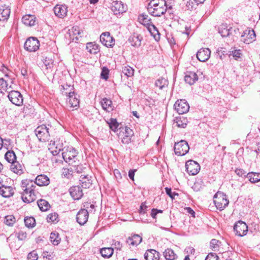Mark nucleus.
I'll return each mask as SVG.
<instances>
[{
	"label": "nucleus",
	"mask_w": 260,
	"mask_h": 260,
	"mask_svg": "<svg viewBox=\"0 0 260 260\" xmlns=\"http://www.w3.org/2000/svg\"><path fill=\"white\" fill-rule=\"evenodd\" d=\"M86 49L88 52L92 54H96L100 51L99 46L92 42L87 43Z\"/></svg>",
	"instance_id": "c9c22d12"
},
{
	"label": "nucleus",
	"mask_w": 260,
	"mask_h": 260,
	"mask_svg": "<svg viewBox=\"0 0 260 260\" xmlns=\"http://www.w3.org/2000/svg\"><path fill=\"white\" fill-rule=\"evenodd\" d=\"M142 237L139 235L136 234L128 237L126 240V243L129 245L134 246L138 245L142 242Z\"/></svg>",
	"instance_id": "7c9ffc66"
},
{
	"label": "nucleus",
	"mask_w": 260,
	"mask_h": 260,
	"mask_svg": "<svg viewBox=\"0 0 260 260\" xmlns=\"http://www.w3.org/2000/svg\"><path fill=\"white\" fill-rule=\"evenodd\" d=\"M113 249L111 247L102 248L100 250L102 256L105 258H109L113 254Z\"/></svg>",
	"instance_id": "37998d69"
},
{
	"label": "nucleus",
	"mask_w": 260,
	"mask_h": 260,
	"mask_svg": "<svg viewBox=\"0 0 260 260\" xmlns=\"http://www.w3.org/2000/svg\"><path fill=\"white\" fill-rule=\"evenodd\" d=\"M43 63L47 69H50L53 66L52 60L47 57L43 59Z\"/></svg>",
	"instance_id": "e2e57ef3"
},
{
	"label": "nucleus",
	"mask_w": 260,
	"mask_h": 260,
	"mask_svg": "<svg viewBox=\"0 0 260 260\" xmlns=\"http://www.w3.org/2000/svg\"><path fill=\"white\" fill-rule=\"evenodd\" d=\"M174 108L179 114H183L189 111V106L185 100H178L174 104Z\"/></svg>",
	"instance_id": "ddd939ff"
},
{
	"label": "nucleus",
	"mask_w": 260,
	"mask_h": 260,
	"mask_svg": "<svg viewBox=\"0 0 260 260\" xmlns=\"http://www.w3.org/2000/svg\"><path fill=\"white\" fill-rule=\"evenodd\" d=\"M111 10L117 15L125 12L126 8L121 2L114 1L112 3Z\"/></svg>",
	"instance_id": "6ab92c4d"
},
{
	"label": "nucleus",
	"mask_w": 260,
	"mask_h": 260,
	"mask_svg": "<svg viewBox=\"0 0 260 260\" xmlns=\"http://www.w3.org/2000/svg\"><path fill=\"white\" fill-rule=\"evenodd\" d=\"M51 126L48 125H41L38 126L35 129L36 136L41 142H46L50 138V132Z\"/></svg>",
	"instance_id": "f03ea898"
},
{
	"label": "nucleus",
	"mask_w": 260,
	"mask_h": 260,
	"mask_svg": "<svg viewBox=\"0 0 260 260\" xmlns=\"http://www.w3.org/2000/svg\"><path fill=\"white\" fill-rule=\"evenodd\" d=\"M50 241L54 245H57L60 241L58 234L54 233H51L50 237Z\"/></svg>",
	"instance_id": "864d4df0"
},
{
	"label": "nucleus",
	"mask_w": 260,
	"mask_h": 260,
	"mask_svg": "<svg viewBox=\"0 0 260 260\" xmlns=\"http://www.w3.org/2000/svg\"><path fill=\"white\" fill-rule=\"evenodd\" d=\"M34 182L36 185H38L40 186H47L50 183V179L47 176L41 174L37 176Z\"/></svg>",
	"instance_id": "393cba45"
},
{
	"label": "nucleus",
	"mask_w": 260,
	"mask_h": 260,
	"mask_svg": "<svg viewBox=\"0 0 260 260\" xmlns=\"http://www.w3.org/2000/svg\"><path fill=\"white\" fill-rule=\"evenodd\" d=\"M88 216L89 213L88 211L81 209L77 214L76 220L79 224L82 225L87 222Z\"/></svg>",
	"instance_id": "a211bd4d"
},
{
	"label": "nucleus",
	"mask_w": 260,
	"mask_h": 260,
	"mask_svg": "<svg viewBox=\"0 0 260 260\" xmlns=\"http://www.w3.org/2000/svg\"><path fill=\"white\" fill-rule=\"evenodd\" d=\"M39 41L35 37H29L25 41L24 48L29 52H35L39 48Z\"/></svg>",
	"instance_id": "9d476101"
},
{
	"label": "nucleus",
	"mask_w": 260,
	"mask_h": 260,
	"mask_svg": "<svg viewBox=\"0 0 260 260\" xmlns=\"http://www.w3.org/2000/svg\"><path fill=\"white\" fill-rule=\"evenodd\" d=\"M37 204L40 209L42 211H46L48 210L50 207L49 203L43 199H40L37 201Z\"/></svg>",
	"instance_id": "a19ab883"
},
{
	"label": "nucleus",
	"mask_w": 260,
	"mask_h": 260,
	"mask_svg": "<svg viewBox=\"0 0 260 260\" xmlns=\"http://www.w3.org/2000/svg\"><path fill=\"white\" fill-rule=\"evenodd\" d=\"M10 9L9 7L0 8V20L5 21L7 20L10 14Z\"/></svg>",
	"instance_id": "e433bc0d"
},
{
	"label": "nucleus",
	"mask_w": 260,
	"mask_h": 260,
	"mask_svg": "<svg viewBox=\"0 0 260 260\" xmlns=\"http://www.w3.org/2000/svg\"><path fill=\"white\" fill-rule=\"evenodd\" d=\"M78 152L75 148L67 147L62 152V156L64 160L69 165L76 164Z\"/></svg>",
	"instance_id": "20e7f679"
},
{
	"label": "nucleus",
	"mask_w": 260,
	"mask_h": 260,
	"mask_svg": "<svg viewBox=\"0 0 260 260\" xmlns=\"http://www.w3.org/2000/svg\"><path fill=\"white\" fill-rule=\"evenodd\" d=\"M168 81L164 78H159L155 82V85L160 89H162L168 85Z\"/></svg>",
	"instance_id": "c03bdc74"
},
{
	"label": "nucleus",
	"mask_w": 260,
	"mask_h": 260,
	"mask_svg": "<svg viewBox=\"0 0 260 260\" xmlns=\"http://www.w3.org/2000/svg\"><path fill=\"white\" fill-rule=\"evenodd\" d=\"M14 189L11 186L2 185L0 186V194L5 198H9L14 194Z\"/></svg>",
	"instance_id": "4be33fe9"
},
{
	"label": "nucleus",
	"mask_w": 260,
	"mask_h": 260,
	"mask_svg": "<svg viewBox=\"0 0 260 260\" xmlns=\"http://www.w3.org/2000/svg\"><path fill=\"white\" fill-rule=\"evenodd\" d=\"M198 80L197 74L193 72H187L184 76V80L186 83L191 85L194 84Z\"/></svg>",
	"instance_id": "5701e85b"
},
{
	"label": "nucleus",
	"mask_w": 260,
	"mask_h": 260,
	"mask_svg": "<svg viewBox=\"0 0 260 260\" xmlns=\"http://www.w3.org/2000/svg\"><path fill=\"white\" fill-rule=\"evenodd\" d=\"M166 192L172 199H174L176 196H178V194L175 192H172L171 188L166 187Z\"/></svg>",
	"instance_id": "680f3d73"
},
{
	"label": "nucleus",
	"mask_w": 260,
	"mask_h": 260,
	"mask_svg": "<svg viewBox=\"0 0 260 260\" xmlns=\"http://www.w3.org/2000/svg\"><path fill=\"white\" fill-rule=\"evenodd\" d=\"M58 215L56 213H51L47 216V221L48 222H58Z\"/></svg>",
	"instance_id": "4d7b16f0"
},
{
	"label": "nucleus",
	"mask_w": 260,
	"mask_h": 260,
	"mask_svg": "<svg viewBox=\"0 0 260 260\" xmlns=\"http://www.w3.org/2000/svg\"><path fill=\"white\" fill-rule=\"evenodd\" d=\"M36 18L34 15H25L22 18V22L27 26H34L36 23Z\"/></svg>",
	"instance_id": "473e14b6"
},
{
	"label": "nucleus",
	"mask_w": 260,
	"mask_h": 260,
	"mask_svg": "<svg viewBox=\"0 0 260 260\" xmlns=\"http://www.w3.org/2000/svg\"><path fill=\"white\" fill-rule=\"evenodd\" d=\"M186 171L191 175L197 174L200 170V165L196 161L189 160L185 164Z\"/></svg>",
	"instance_id": "4468645a"
},
{
	"label": "nucleus",
	"mask_w": 260,
	"mask_h": 260,
	"mask_svg": "<svg viewBox=\"0 0 260 260\" xmlns=\"http://www.w3.org/2000/svg\"><path fill=\"white\" fill-rule=\"evenodd\" d=\"M148 31L153 36L156 41H158L160 39L159 32L157 27L151 23L150 25L146 27Z\"/></svg>",
	"instance_id": "f704fd0d"
},
{
	"label": "nucleus",
	"mask_w": 260,
	"mask_h": 260,
	"mask_svg": "<svg viewBox=\"0 0 260 260\" xmlns=\"http://www.w3.org/2000/svg\"><path fill=\"white\" fill-rule=\"evenodd\" d=\"M174 149L176 155L183 156L188 152L189 147L186 141L181 140L177 143H175Z\"/></svg>",
	"instance_id": "0eeeda50"
},
{
	"label": "nucleus",
	"mask_w": 260,
	"mask_h": 260,
	"mask_svg": "<svg viewBox=\"0 0 260 260\" xmlns=\"http://www.w3.org/2000/svg\"><path fill=\"white\" fill-rule=\"evenodd\" d=\"M188 123V120L185 117L177 118L175 120L174 124L180 128H185Z\"/></svg>",
	"instance_id": "ea45409f"
},
{
	"label": "nucleus",
	"mask_w": 260,
	"mask_h": 260,
	"mask_svg": "<svg viewBox=\"0 0 260 260\" xmlns=\"http://www.w3.org/2000/svg\"><path fill=\"white\" fill-rule=\"evenodd\" d=\"M23 168L22 165L16 161L11 164L10 170L14 173L20 175L24 172Z\"/></svg>",
	"instance_id": "c756f323"
},
{
	"label": "nucleus",
	"mask_w": 260,
	"mask_h": 260,
	"mask_svg": "<svg viewBox=\"0 0 260 260\" xmlns=\"http://www.w3.org/2000/svg\"><path fill=\"white\" fill-rule=\"evenodd\" d=\"M217 255L215 253H210L206 256L205 260H218Z\"/></svg>",
	"instance_id": "0e129e2a"
},
{
	"label": "nucleus",
	"mask_w": 260,
	"mask_h": 260,
	"mask_svg": "<svg viewBox=\"0 0 260 260\" xmlns=\"http://www.w3.org/2000/svg\"><path fill=\"white\" fill-rule=\"evenodd\" d=\"M246 177L250 182L254 183L260 181V173L255 172H249L247 174Z\"/></svg>",
	"instance_id": "4c0bfd02"
},
{
	"label": "nucleus",
	"mask_w": 260,
	"mask_h": 260,
	"mask_svg": "<svg viewBox=\"0 0 260 260\" xmlns=\"http://www.w3.org/2000/svg\"><path fill=\"white\" fill-rule=\"evenodd\" d=\"M54 12L59 18H63L67 15L68 8L66 5H57L54 8Z\"/></svg>",
	"instance_id": "412c9836"
},
{
	"label": "nucleus",
	"mask_w": 260,
	"mask_h": 260,
	"mask_svg": "<svg viewBox=\"0 0 260 260\" xmlns=\"http://www.w3.org/2000/svg\"><path fill=\"white\" fill-rule=\"evenodd\" d=\"M72 31L76 40H78L79 38L82 37L83 34V31L80 30L79 27L77 26L73 27Z\"/></svg>",
	"instance_id": "3c124183"
},
{
	"label": "nucleus",
	"mask_w": 260,
	"mask_h": 260,
	"mask_svg": "<svg viewBox=\"0 0 260 260\" xmlns=\"http://www.w3.org/2000/svg\"><path fill=\"white\" fill-rule=\"evenodd\" d=\"M163 254L165 258L167 260H175L177 257V255L171 248L166 249L163 252Z\"/></svg>",
	"instance_id": "58836bf2"
},
{
	"label": "nucleus",
	"mask_w": 260,
	"mask_h": 260,
	"mask_svg": "<svg viewBox=\"0 0 260 260\" xmlns=\"http://www.w3.org/2000/svg\"><path fill=\"white\" fill-rule=\"evenodd\" d=\"M2 69H1L3 73L5 74V78L6 79H9L10 80V83H13L14 78L12 77V75L13 73L9 71L8 68L4 66L1 67Z\"/></svg>",
	"instance_id": "49530a36"
},
{
	"label": "nucleus",
	"mask_w": 260,
	"mask_h": 260,
	"mask_svg": "<svg viewBox=\"0 0 260 260\" xmlns=\"http://www.w3.org/2000/svg\"><path fill=\"white\" fill-rule=\"evenodd\" d=\"M122 73L127 77H132L134 75V70L129 66H125L122 68Z\"/></svg>",
	"instance_id": "5fc2aeb1"
},
{
	"label": "nucleus",
	"mask_w": 260,
	"mask_h": 260,
	"mask_svg": "<svg viewBox=\"0 0 260 260\" xmlns=\"http://www.w3.org/2000/svg\"><path fill=\"white\" fill-rule=\"evenodd\" d=\"M25 226L28 228H32L36 225V220L33 217H27L24 218Z\"/></svg>",
	"instance_id": "8fccbe9b"
},
{
	"label": "nucleus",
	"mask_w": 260,
	"mask_h": 260,
	"mask_svg": "<svg viewBox=\"0 0 260 260\" xmlns=\"http://www.w3.org/2000/svg\"><path fill=\"white\" fill-rule=\"evenodd\" d=\"M101 104L104 110L108 111L109 109H111L112 102L110 99L104 98L102 100Z\"/></svg>",
	"instance_id": "a18cd8bd"
},
{
	"label": "nucleus",
	"mask_w": 260,
	"mask_h": 260,
	"mask_svg": "<svg viewBox=\"0 0 260 260\" xmlns=\"http://www.w3.org/2000/svg\"><path fill=\"white\" fill-rule=\"evenodd\" d=\"M19 240L23 241L26 239L27 234L25 232L20 231L15 234Z\"/></svg>",
	"instance_id": "13d9d810"
},
{
	"label": "nucleus",
	"mask_w": 260,
	"mask_h": 260,
	"mask_svg": "<svg viewBox=\"0 0 260 260\" xmlns=\"http://www.w3.org/2000/svg\"><path fill=\"white\" fill-rule=\"evenodd\" d=\"M78 161H76V164L71 165L73 168H71L72 170H74L78 173H80L84 172V170L86 169L85 167H84L83 165H78Z\"/></svg>",
	"instance_id": "6e6d98bb"
},
{
	"label": "nucleus",
	"mask_w": 260,
	"mask_h": 260,
	"mask_svg": "<svg viewBox=\"0 0 260 260\" xmlns=\"http://www.w3.org/2000/svg\"><path fill=\"white\" fill-rule=\"evenodd\" d=\"M234 230L237 235L242 237L247 234L248 226L245 222L239 220L235 224Z\"/></svg>",
	"instance_id": "2eb2a0df"
},
{
	"label": "nucleus",
	"mask_w": 260,
	"mask_h": 260,
	"mask_svg": "<svg viewBox=\"0 0 260 260\" xmlns=\"http://www.w3.org/2000/svg\"><path fill=\"white\" fill-rule=\"evenodd\" d=\"M233 57L237 60L238 58H240L241 55V51L240 50H236L232 52Z\"/></svg>",
	"instance_id": "774afa93"
},
{
	"label": "nucleus",
	"mask_w": 260,
	"mask_h": 260,
	"mask_svg": "<svg viewBox=\"0 0 260 260\" xmlns=\"http://www.w3.org/2000/svg\"><path fill=\"white\" fill-rule=\"evenodd\" d=\"M61 88L63 89L62 94H64L65 91H68V92H74L73 86L68 85L67 84L63 85H61Z\"/></svg>",
	"instance_id": "052dcab7"
},
{
	"label": "nucleus",
	"mask_w": 260,
	"mask_h": 260,
	"mask_svg": "<svg viewBox=\"0 0 260 260\" xmlns=\"http://www.w3.org/2000/svg\"><path fill=\"white\" fill-rule=\"evenodd\" d=\"M21 187L23 190L21 194L23 202L30 203L36 200V185L34 181L29 179L23 180L21 181Z\"/></svg>",
	"instance_id": "f257e3e1"
},
{
	"label": "nucleus",
	"mask_w": 260,
	"mask_h": 260,
	"mask_svg": "<svg viewBox=\"0 0 260 260\" xmlns=\"http://www.w3.org/2000/svg\"><path fill=\"white\" fill-rule=\"evenodd\" d=\"M70 193L73 199L75 200L80 199L83 196V192L81 187L79 186H74L69 189Z\"/></svg>",
	"instance_id": "aec40b11"
},
{
	"label": "nucleus",
	"mask_w": 260,
	"mask_h": 260,
	"mask_svg": "<svg viewBox=\"0 0 260 260\" xmlns=\"http://www.w3.org/2000/svg\"><path fill=\"white\" fill-rule=\"evenodd\" d=\"M211 51L208 48H202L197 53V57L201 62H205L210 57Z\"/></svg>",
	"instance_id": "f3484780"
},
{
	"label": "nucleus",
	"mask_w": 260,
	"mask_h": 260,
	"mask_svg": "<svg viewBox=\"0 0 260 260\" xmlns=\"http://www.w3.org/2000/svg\"><path fill=\"white\" fill-rule=\"evenodd\" d=\"M10 83V80L3 78H0V92L3 93L4 91H9L12 87V85Z\"/></svg>",
	"instance_id": "c85d7f7f"
},
{
	"label": "nucleus",
	"mask_w": 260,
	"mask_h": 260,
	"mask_svg": "<svg viewBox=\"0 0 260 260\" xmlns=\"http://www.w3.org/2000/svg\"><path fill=\"white\" fill-rule=\"evenodd\" d=\"M8 97L9 101L14 105L20 106L23 104V99L21 93L17 90H9Z\"/></svg>",
	"instance_id": "423d86ee"
},
{
	"label": "nucleus",
	"mask_w": 260,
	"mask_h": 260,
	"mask_svg": "<svg viewBox=\"0 0 260 260\" xmlns=\"http://www.w3.org/2000/svg\"><path fill=\"white\" fill-rule=\"evenodd\" d=\"M138 21L144 26L147 27L152 22L151 19L145 13L140 14L138 17Z\"/></svg>",
	"instance_id": "2f4dec72"
},
{
	"label": "nucleus",
	"mask_w": 260,
	"mask_h": 260,
	"mask_svg": "<svg viewBox=\"0 0 260 260\" xmlns=\"http://www.w3.org/2000/svg\"><path fill=\"white\" fill-rule=\"evenodd\" d=\"M100 41L106 47H112L115 44V40L110 36L109 32L103 33L100 36Z\"/></svg>",
	"instance_id": "dca6fc26"
},
{
	"label": "nucleus",
	"mask_w": 260,
	"mask_h": 260,
	"mask_svg": "<svg viewBox=\"0 0 260 260\" xmlns=\"http://www.w3.org/2000/svg\"><path fill=\"white\" fill-rule=\"evenodd\" d=\"M148 31L153 36L156 41H158L160 39L159 32L157 27L151 23L150 25L146 27Z\"/></svg>",
	"instance_id": "72a5a7b5"
},
{
	"label": "nucleus",
	"mask_w": 260,
	"mask_h": 260,
	"mask_svg": "<svg viewBox=\"0 0 260 260\" xmlns=\"http://www.w3.org/2000/svg\"><path fill=\"white\" fill-rule=\"evenodd\" d=\"M109 70L106 68H104L101 74V78L107 80L108 78Z\"/></svg>",
	"instance_id": "69168bd1"
},
{
	"label": "nucleus",
	"mask_w": 260,
	"mask_h": 260,
	"mask_svg": "<svg viewBox=\"0 0 260 260\" xmlns=\"http://www.w3.org/2000/svg\"><path fill=\"white\" fill-rule=\"evenodd\" d=\"M256 35L253 29L246 28L241 35V41L245 44H249L255 41Z\"/></svg>",
	"instance_id": "9b49d317"
},
{
	"label": "nucleus",
	"mask_w": 260,
	"mask_h": 260,
	"mask_svg": "<svg viewBox=\"0 0 260 260\" xmlns=\"http://www.w3.org/2000/svg\"><path fill=\"white\" fill-rule=\"evenodd\" d=\"M16 222V218L13 215H8L5 217L4 223L9 226H12Z\"/></svg>",
	"instance_id": "de8ad7c7"
},
{
	"label": "nucleus",
	"mask_w": 260,
	"mask_h": 260,
	"mask_svg": "<svg viewBox=\"0 0 260 260\" xmlns=\"http://www.w3.org/2000/svg\"><path fill=\"white\" fill-rule=\"evenodd\" d=\"M218 32L222 37H226L233 34V27L228 28L226 24H222L218 28Z\"/></svg>",
	"instance_id": "a878e982"
},
{
	"label": "nucleus",
	"mask_w": 260,
	"mask_h": 260,
	"mask_svg": "<svg viewBox=\"0 0 260 260\" xmlns=\"http://www.w3.org/2000/svg\"><path fill=\"white\" fill-rule=\"evenodd\" d=\"M142 38L140 35L134 34L129 38L128 41L132 46L139 47L141 46Z\"/></svg>",
	"instance_id": "cd10ccee"
},
{
	"label": "nucleus",
	"mask_w": 260,
	"mask_h": 260,
	"mask_svg": "<svg viewBox=\"0 0 260 260\" xmlns=\"http://www.w3.org/2000/svg\"><path fill=\"white\" fill-rule=\"evenodd\" d=\"M119 129L120 132L119 134V137L121 135L120 133L121 132L123 134V137L121 138L122 143L124 144L130 143L132 141V138L134 136L133 131L127 126L120 127Z\"/></svg>",
	"instance_id": "f8f14e48"
},
{
	"label": "nucleus",
	"mask_w": 260,
	"mask_h": 260,
	"mask_svg": "<svg viewBox=\"0 0 260 260\" xmlns=\"http://www.w3.org/2000/svg\"><path fill=\"white\" fill-rule=\"evenodd\" d=\"M63 146L62 141H60L59 139L55 141L51 140L49 144L48 149L55 156L59 154L61 151H63L65 148H63Z\"/></svg>",
	"instance_id": "6e6552de"
},
{
	"label": "nucleus",
	"mask_w": 260,
	"mask_h": 260,
	"mask_svg": "<svg viewBox=\"0 0 260 260\" xmlns=\"http://www.w3.org/2000/svg\"><path fill=\"white\" fill-rule=\"evenodd\" d=\"M167 9L166 1H161L158 5L147 7L149 14L154 17H160L166 13Z\"/></svg>",
	"instance_id": "7ed1b4c3"
},
{
	"label": "nucleus",
	"mask_w": 260,
	"mask_h": 260,
	"mask_svg": "<svg viewBox=\"0 0 260 260\" xmlns=\"http://www.w3.org/2000/svg\"><path fill=\"white\" fill-rule=\"evenodd\" d=\"M107 123L109 125L110 128L115 132L119 126V123L117 121L116 119L111 118L109 121H107Z\"/></svg>",
	"instance_id": "09e8293b"
},
{
	"label": "nucleus",
	"mask_w": 260,
	"mask_h": 260,
	"mask_svg": "<svg viewBox=\"0 0 260 260\" xmlns=\"http://www.w3.org/2000/svg\"><path fill=\"white\" fill-rule=\"evenodd\" d=\"M146 260H159V253L154 249H148L144 254Z\"/></svg>",
	"instance_id": "b1692460"
},
{
	"label": "nucleus",
	"mask_w": 260,
	"mask_h": 260,
	"mask_svg": "<svg viewBox=\"0 0 260 260\" xmlns=\"http://www.w3.org/2000/svg\"><path fill=\"white\" fill-rule=\"evenodd\" d=\"M214 203L217 209L221 211L228 206L229 201L225 194L218 191L214 196Z\"/></svg>",
	"instance_id": "39448f33"
},
{
	"label": "nucleus",
	"mask_w": 260,
	"mask_h": 260,
	"mask_svg": "<svg viewBox=\"0 0 260 260\" xmlns=\"http://www.w3.org/2000/svg\"><path fill=\"white\" fill-rule=\"evenodd\" d=\"M64 95L68 96L67 102L70 108L77 109L79 107V96L75 92H64Z\"/></svg>",
	"instance_id": "1a4fd4ad"
},
{
	"label": "nucleus",
	"mask_w": 260,
	"mask_h": 260,
	"mask_svg": "<svg viewBox=\"0 0 260 260\" xmlns=\"http://www.w3.org/2000/svg\"><path fill=\"white\" fill-rule=\"evenodd\" d=\"M27 260H38V255L36 251L33 250L30 252L27 255Z\"/></svg>",
	"instance_id": "bf43d9fd"
},
{
	"label": "nucleus",
	"mask_w": 260,
	"mask_h": 260,
	"mask_svg": "<svg viewBox=\"0 0 260 260\" xmlns=\"http://www.w3.org/2000/svg\"><path fill=\"white\" fill-rule=\"evenodd\" d=\"M16 155L13 150L8 151L5 155L6 160L11 164L16 161Z\"/></svg>",
	"instance_id": "79ce46f5"
},
{
	"label": "nucleus",
	"mask_w": 260,
	"mask_h": 260,
	"mask_svg": "<svg viewBox=\"0 0 260 260\" xmlns=\"http://www.w3.org/2000/svg\"><path fill=\"white\" fill-rule=\"evenodd\" d=\"M91 177L89 175H81L80 178L81 187L89 188L92 185Z\"/></svg>",
	"instance_id": "bb28decb"
},
{
	"label": "nucleus",
	"mask_w": 260,
	"mask_h": 260,
	"mask_svg": "<svg viewBox=\"0 0 260 260\" xmlns=\"http://www.w3.org/2000/svg\"><path fill=\"white\" fill-rule=\"evenodd\" d=\"M84 210H87L88 213H94L95 211V206L94 204L89 202H85L83 204Z\"/></svg>",
	"instance_id": "603ef678"
},
{
	"label": "nucleus",
	"mask_w": 260,
	"mask_h": 260,
	"mask_svg": "<svg viewBox=\"0 0 260 260\" xmlns=\"http://www.w3.org/2000/svg\"><path fill=\"white\" fill-rule=\"evenodd\" d=\"M235 172L236 174L240 177H245L247 175L246 172L242 169H237Z\"/></svg>",
	"instance_id": "338daca9"
}]
</instances>
